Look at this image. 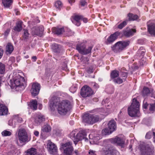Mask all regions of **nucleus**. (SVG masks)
Listing matches in <instances>:
<instances>
[{
	"label": "nucleus",
	"instance_id": "1",
	"mask_svg": "<svg viewBox=\"0 0 155 155\" xmlns=\"http://www.w3.org/2000/svg\"><path fill=\"white\" fill-rule=\"evenodd\" d=\"M52 103L49 104L51 110L54 111L56 109L60 115H65L70 110L71 103L67 100L60 101L59 97L54 96L52 98Z\"/></svg>",
	"mask_w": 155,
	"mask_h": 155
},
{
	"label": "nucleus",
	"instance_id": "2",
	"mask_svg": "<svg viewBox=\"0 0 155 155\" xmlns=\"http://www.w3.org/2000/svg\"><path fill=\"white\" fill-rule=\"evenodd\" d=\"M140 104L135 98H134L130 106L128 108L129 115L131 117H139L141 114L139 111Z\"/></svg>",
	"mask_w": 155,
	"mask_h": 155
},
{
	"label": "nucleus",
	"instance_id": "3",
	"mask_svg": "<svg viewBox=\"0 0 155 155\" xmlns=\"http://www.w3.org/2000/svg\"><path fill=\"white\" fill-rule=\"evenodd\" d=\"M130 43V42L129 41H118L112 47V50L114 52H119L128 46Z\"/></svg>",
	"mask_w": 155,
	"mask_h": 155
},
{
	"label": "nucleus",
	"instance_id": "4",
	"mask_svg": "<svg viewBox=\"0 0 155 155\" xmlns=\"http://www.w3.org/2000/svg\"><path fill=\"white\" fill-rule=\"evenodd\" d=\"M99 117L98 115L88 113L85 114L83 117V121L89 124H93L99 120Z\"/></svg>",
	"mask_w": 155,
	"mask_h": 155
},
{
	"label": "nucleus",
	"instance_id": "5",
	"mask_svg": "<svg viewBox=\"0 0 155 155\" xmlns=\"http://www.w3.org/2000/svg\"><path fill=\"white\" fill-rule=\"evenodd\" d=\"M71 138L73 141L74 144L76 145L79 141L84 139L86 136V133L84 131H80L76 134L75 131H72L71 134Z\"/></svg>",
	"mask_w": 155,
	"mask_h": 155
},
{
	"label": "nucleus",
	"instance_id": "6",
	"mask_svg": "<svg viewBox=\"0 0 155 155\" xmlns=\"http://www.w3.org/2000/svg\"><path fill=\"white\" fill-rule=\"evenodd\" d=\"M12 80L13 82L12 83V85L13 87L16 88L17 87L23 85V82L25 81V79L24 77L18 73L16 74L15 76H13L12 80H11L10 81Z\"/></svg>",
	"mask_w": 155,
	"mask_h": 155
},
{
	"label": "nucleus",
	"instance_id": "7",
	"mask_svg": "<svg viewBox=\"0 0 155 155\" xmlns=\"http://www.w3.org/2000/svg\"><path fill=\"white\" fill-rule=\"evenodd\" d=\"M94 94L91 89L87 85L83 86L81 90L80 94L83 97H90Z\"/></svg>",
	"mask_w": 155,
	"mask_h": 155
},
{
	"label": "nucleus",
	"instance_id": "8",
	"mask_svg": "<svg viewBox=\"0 0 155 155\" xmlns=\"http://www.w3.org/2000/svg\"><path fill=\"white\" fill-rule=\"evenodd\" d=\"M72 143L70 142H67L65 143L61 144V147L64 149V152L65 155H72L73 150V147L72 146Z\"/></svg>",
	"mask_w": 155,
	"mask_h": 155
},
{
	"label": "nucleus",
	"instance_id": "9",
	"mask_svg": "<svg viewBox=\"0 0 155 155\" xmlns=\"http://www.w3.org/2000/svg\"><path fill=\"white\" fill-rule=\"evenodd\" d=\"M18 136L19 140L21 143H25L28 140V135L24 128H21L19 130Z\"/></svg>",
	"mask_w": 155,
	"mask_h": 155
},
{
	"label": "nucleus",
	"instance_id": "10",
	"mask_svg": "<svg viewBox=\"0 0 155 155\" xmlns=\"http://www.w3.org/2000/svg\"><path fill=\"white\" fill-rule=\"evenodd\" d=\"M86 47L85 45L83 44H78L76 46V49L79 52L82 54L86 55L91 52L92 47L91 46L87 48V51H84V48Z\"/></svg>",
	"mask_w": 155,
	"mask_h": 155
},
{
	"label": "nucleus",
	"instance_id": "11",
	"mask_svg": "<svg viewBox=\"0 0 155 155\" xmlns=\"http://www.w3.org/2000/svg\"><path fill=\"white\" fill-rule=\"evenodd\" d=\"M47 148L50 153L54 155H58V149L56 146L50 140H48Z\"/></svg>",
	"mask_w": 155,
	"mask_h": 155
},
{
	"label": "nucleus",
	"instance_id": "12",
	"mask_svg": "<svg viewBox=\"0 0 155 155\" xmlns=\"http://www.w3.org/2000/svg\"><path fill=\"white\" fill-rule=\"evenodd\" d=\"M30 91L32 96H37L39 93V84L37 82L32 83Z\"/></svg>",
	"mask_w": 155,
	"mask_h": 155
},
{
	"label": "nucleus",
	"instance_id": "13",
	"mask_svg": "<svg viewBox=\"0 0 155 155\" xmlns=\"http://www.w3.org/2000/svg\"><path fill=\"white\" fill-rule=\"evenodd\" d=\"M103 153L105 155H119V153L112 147L106 148L103 150Z\"/></svg>",
	"mask_w": 155,
	"mask_h": 155
},
{
	"label": "nucleus",
	"instance_id": "14",
	"mask_svg": "<svg viewBox=\"0 0 155 155\" xmlns=\"http://www.w3.org/2000/svg\"><path fill=\"white\" fill-rule=\"evenodd\" d=\"M28 104L29 109L35 111L38 109V101L36 100L32 99L28 103Z\"/></svg>",
	"mask_w": 155,
	"mask_h": 155
},
{
	"label": "nucleus",
	"instance_id": "15",
	"mask_svg": "<svg viewBox=\"0 0 155 155\" xmlns=\"http://www.w3.org/2000/svg\"><path fill=\"white\" fill-rule=\"evenodd\" d=\"M120 35V33L118 31L115 32L113 34L111 35L107 39V42L110 43L113 42Z\"/></svg>",
	"mask_w": 155,
	"mask_h": 155
},
{
	"label": "nucleus",
	"instance_id": "16",
	"mask_svg": "<svg viewBox=\"0 0 155 155\" xmlns=\"http://www.w3.org/2000/svg\"><path fill=\"white\" fill-rule=\"evenodd\" d=\"M112 142L115 144L120 146L122 147H124V141L120 138L119 137H117L112 140Z\"/></svg>",
	"mask_w": 155,
	"mask_h": 155
},
{
	"label": "nucleus",
	"instance_id": "17",
	"mask_svg": "<svg viewBox=\"0 0 155 155\" xmlns=\"http://www.w3.org/2000/svg\"><path fill=\"white\" fill-rule=\"evenodd\" d=\"M148 26V31L151 35H155V24L150 22H148L147 23Z\"/></svg>",
	"mask_w": 155,
	"mask_h": 155
},
{
	"label": "nucleus",
	"instance_id": "18",
	"mask_svg": "<svg viewBox=\"0 0 155 155\" xmlns=\"http://www.w3.org/2000/svg\"><path fill=\"white\" fill-rule=\"evenodd\" d=\"M8 112V109L5 105L0 104V116L7 115Z\"/></svg>",
	"mask_w": 155,
	"mask_h": 155
},
{
	"label": "nucleus",
	"instance_id": "19",
	"mask_svg": "<svg viewBox=\"0 0 155 155\" xmlns=\"http://www.w3.org/2000/svg\"><path fill=\"white\" fill-rule=\"evenodd\" d=\"M14 49V47L11 43H8L5 47V52L7 54H11Z\"/></svg>",
	"mask_w": 155,
	"mask_h": 155
},
{
	"label": "nucleus",
	"instance_id": "20",
	"mask_svg": "<svg viewBox=\"0 0 155 155\" xmlns=\"http://www.w3.org/2000/svg\"><path fill=\"white\" fill-rule=\"evenodd\" d=\"M52 32L57 35L62 34L64 31L63 28L53 27L52 29Z\"/></svg>",
	"mask_w": 155,
	"mask_h": 155
},
{
	"label": "nucleus",
	"instance_id": "21",
	"mask_svg": "<svg viewBox=\"0 0 155 155\" xmlns=\"http://www.w3.org/2000/svg\"><path fill=\"white\" fill-rule=\"evenodd\" d=\"M108 127L111 131L113 132L116 130V124L114 120L110 121L108 124Z\"/></svg>",
	"mask_w": 155,
	"mask_h": 155
},
{
	"label": "nucleus",
	"instance_id": "22",
	"mask_svg": "<svg viewBox=\"0 0 155 155\" xmlns=\"http://www.w3.org/2000/svg\"><path fill=\"white\" fill-rule=\"evenodd\" d=\"M23 22L21 21H19L16 23V25L15 26L13 29L15 31L18 32L21 31L22 28V25Z\"/></svg>",
	"mask_w": 155,
	"mask_h": 155
},
{
	"label": "nucleus",
	"instance_id": "23",
	"mask_svg": "<svg viewBox=\"0 0 155 155\" xmlns=\"http://www.w3.org/2000/svg\"><path fill=\"white\" fill-rule=\"evenodd\" d=\"M82 18V16L81 15H75L74 18L73 23L77 26H79L81 25L80 21Z\"/></svg>",
	"mask_w": 155,
	"mask_h": 155
},
{
	"label": "nucleus",
	"instance_id": "24",
	"mask_svg": "<svg viewBox=\"0 0 155 155\" xmlns=\"http://www.w3.org/2000/svg\"><path fill=\"white\" fill-rule=\"evenodd\" d=\"M37 152L36 149L31 147L28 149L26 152L25 155H35Z\"/></svg>",
	"mask_w": 155,
	"mask_h": 155
},
{
	"label": "nucleus",
	"instance_id": "25",
	"mask_svg": "<svg viewBox=\"0 0 155 155\" xmlns=\"http://www.w3.org/2000/svg\"><path fill=\"white\" fill-rule=\"evenodd\" d=\"M2 3L5 8H9L13 3L12 0H2Z\"/></svg>",
	"mask_w": 155,
	"mask_h": 155
},
{
	"label": "nucleus",
	"instance_id": "26",
	"mask_svg": "<svg viewBox=\"0 0 155 155\" xmlns=\"http://www.w3.org/2000/svg\"><path fill=\"white\" fill-rule=\"evenodd\" d=\"M136 32V29H133L132 30H130L129 31H124L123 34L125 36L128 37L133 35L134 34L133 33H134Z\"/></svg>",
	"mask_w": 155,
	"mask_h": 155
},
{
	"label": "nucleus",
	"instance_id": "27",
	"mask_svg": "<svg viewBox=\"0 0 155 155\" xmlns=\"http://www.w3.org/2000/svg\"><path fill=\"white\" fill-rule=\"evenodd\" d=\"M119 74L118 71L114 70L111 71L110 74V78L112 79H114L115 78L117 77Z\"/></svg>",
	"mask_w": 155,
	"mask_h": 155
},
{
	"label": "nucleus",
	"instance_id": "28",
	"mask_svg": "<svg viewBox=\"0 0 155 155\" xmlns=\"http://www.w3.org/2000/svg\"><path fill=\"white\" fill-rule=\"evenodd\" d=\"M42 131L45 132L46 133L50 132L51 130V127L48 125H46L42 127L41 128Z\"/></svg>",
	"mask_w": 155,
	"mask_h": 155
},
{
	"label": "nucleus",
	"instance_id": "29",
	"mask_svg": "<svg viewBox=\"0 0 155 155\" xmlns=\"http://www.w3.org/2000/svg\"><path fill=\"white\" fill-rule=\"evenodd\" d=\"M32 33L35 36H38L39 34V27H34L32 29Z\"/></svg>",
	"mask_w": 155,
	"mask_h": 155
},
{
	"label": "nucleus",
	"instance_id": "30",
	"mask_svg": "<svg viewBox=\"0 0 155 155\" xmlns=\"http://www.w3.org/2000/svg\"><path fill=\"white\" fill-rule=\"evenodd\" d=\"M129 20L134 21L137 19L138 18V16L137 15H134L133 14L129 13L128 14Z\"/></svg>",
	"mask_w": 155,
	"mask_h": 155
},
{
	"label": "nucleus",
	"instance_id": "31",
	"mask_svg": "<svg viewBox=\"0 0 155 155\" xmlns=\"http://www.w3.org/2000/svg\"><path fill=\"white\" fill-rule=\"evenodd\" d=\"M5 64L2 62H0V74H3L5 73Z\"/></svg>",
	"mask_w": 155,
	"mask_h": 155
},
{
	"label": "nucleus",
	"instance_id": "32",
	"mask_svg": "<svg viewBox=\"0 0 155 155\" xmlns=\"http://www.w3.org/2000/svg\"><path fill=\"white\" fill-rule=\"evenodd\" d=\"M150 92V90L148 87H144L142 93V96H147L149 94Z\"/></svg>",
	"mask_w": 155,
	"mask_h": 155
},
{
	"label": "nucleus",
	"instance_id": "33",
	"mask_svg": "<svg viewBox=\"0 0 155 155\" xmlns=\"http://www.w3.org/2000/svg\"><path fill=\"white\" fill-rule=\"evenodd\" d=\"M24 33L23 35V39L24 40L28 39L29 36V34L27 29H23Z\"/></svg>",
	"mask_w": 155,
	"mask_h": 155
},
{
	"label": "nucleus",
	"instance_id": "34",
	"mask_svg": "<svg viewBox=\"0 0 155 155\" xmlns=\"http://www.w3.org/2000/svg\"><path fill=\"white\" fill-rule=\"evenodd\" d=\"M113 131H111V130L108 128H106L102 130V134L104 135H109L111 134Z\"/></svg>",
	"mask_w": 155,
	"mask_h": 155
},
{
	"label": "nucleus",
	"instance_id": "35",
	"mask_svg": "<svg viewBox=\"0 0 155 155\" xmlns=\"http://www.w3.org/2000/svg\"><path fill=\"white\" fill-rule=\"evenodd\" d=\"M12 120L14 121L17 120L18 122L21 123L22 120V119L21 118L19 117L18 115H16L13 116Z\"/></svg>",
	"mask_w": 155,
	"mask_h": 155
},
{
	"label": "nucleus",
	"instance_id": "36",
	"mask_svg": "<svg viewBox=\"0 0 155 155\" xmlns=\"http://www.w3.org/2000/svg\"><path fill=\"white\" fill-rule=\"evenodd\" d=\"M2 134L3 137L9 136L11 135V132L7 130H4L2 132Z\"/></svg>",
	"mask_w": 155,
	"mask_h": 155
},
{
	"label": "nucleus",
	"instance_id": "37",
	"mask_svg": "<svg viewBox=\"0 0 155 155\" xmlns=\"http://www.w3.org/2000/svg\"><path fill=\"white\" fill-rule=\"evenodd\" d=\"M52 48L55 52H58L60 50L59 45L57 44H54L52 45Z\"/></svg>",
	"mask_w": 155,
	"mask_h": 155
},
{
	"label": "nucleus",
	"instance_id": "38",
	"mask_svg": "<svg viewBox=\"0 0 155 155\" xmlns=\"http://www.w3.org/2000/svg\"><path fill=\"white\" fill-rule=\"evenodd\" d=\"M127 20L124 21L122 23L119 25L117 26V28L120 29H122L127 24Z\"/></svg>",
	"mask_w": 155,
	"mask_h": 155
},
{
	"label": "nucleus",
	"instance_id": "39",
	"mask_svg": "<svg viewBox=\"0 0 155 155\" xmlns=\"http://www.w3.org/2000/svg\"><path fill=\"white\" fill-rule=\"evenodd\" d=\"M113 81L115 83L118 84H121L123 82L122 79L119 78L114 79L113 80Z\"/></svg>",
	"mask_w": 155,
	"mask_h": 155
},
{
	"label": "nucleus",
	"instance_id": "40",
	"mask_svg": "<svg viewBox=\"0 0 155 155\" xmlns=\"http://www.w3.org/2000/svg\"><path fill=\"white\" fill-rule=\"evenodd\" d=\"M54 5L56 8H60L62 7L61 2L60 1H58L55 2Z\"/></svg>",
	"mask_w": 155,
	"mask_h": 155
},
{
	"label": "nucleus",
	"instance_id": "41",
	"mask_svg": "<svg viewBox=\"0 0 155 155\" xmlns=\"http://www.w3.org/2000/svg\"><path fill=\"white\" fill-rule=\"evenodd\" d=\"M145 52V50L143 49V47H140V49L137 51L138 54H140V55L143 56L144 55Z\"/></svg>",
	"mask_w": 155,
	"mask_h": 155
},
{
	"label": "nucleus",
	"instance_id": "42",
	"mask_svg": "<svg viewBox=\"0 0 155 155\" xmlns=\"http://www.w3.org/2000/svg\"><path fill=\"white\" fill-rule=\"evenodd\" d=\"M44 31V28L43 25L39 26V37H41Z\"/></svg>",
	"mask_w": 155,
	"mask_h": 155
},
{
	"label": "nucleus",
	"instance_id": "43",
	"mask_svg": "<svg viewBox=\"0 0 155 155\" xmlns=\"http://www.w3.org/2000/svg\"><path fill=\"white\" fill-rule=\"evenodd\" d=\"M47 133L45 132L42 131L41 130V137L43 139H45L48 136Z\"/></svg>",
	"mask_w": 155,
	"mask_h": 155
},
{
	"label": "nucleus",
	"instance_id": "44",
	"mask_svg": "<svg viewBox=\"0 0 155 155\" xmlns=\"http://www.w3.org/2000/svg\"><path fill=\"white\" fill-rule=\"evenodd\" d=\"M149 110L153 112L155 110V103L150 104Z\"/></svg>",
	"mask_w": 155,
	"mask_h": 155
},
{
	"label": "nucleus",
	"instance_id": "45",
	"mask_svg": "<svg viewBox=\"0 0 155 155\" xmlns=\"http://www.w3.org/2000/svg\"><path fill=\"white\" fill-rule=\"evenodd\" d=\"M146 59L145 58H142L140 61V64L141 65H143L146 64Z\"/></svg>",
	"mask_w": 155,
	"mask_h": 155
},
{
	"label": "nucleus",
	"instance_id": "46",
	"mask_svg": "<svg viewBox=\"0 0 155 155\" xmlns=\"http://www.w3.org/2000/svg\"><path fill=\"white\" fill-rule=\"evenodd\" d=\"M87 4V2L84 0H81L80 1V5L82 6H84Z\"/></svg>",
	"mask_w": 155,
	"mask_h": 155
},
{
	"label": "nucleus",
	"instance_id": "47",
	"mask_svg": "<svg viewBox=\"0 0 155 155\" xmlns=\"http://www.w3.org/2000/svg\"><path fill=\"white\" fill-rule=\"evenodd\" d=\"M39 122L40 121L43 122V121H44L45 120V118L44 117V116L43 115H42V114H39Z\"/></svg>",
	"mask_w": 155,
	"mask_h": 155
},
{
	"label": "nucleus",
	"instance_id": "48",
	"mask_svg": "<svg viewBox=\"0 0 155 155\" xmlns=\"http://www.w3.org/2000/svg\"><path fill=\"white\" fill-rule=\"evenodd\" d=\"M140 151L142 155H146V154H148V153L146 151V149H145L144 150L143 149H142V148H141Z\"/></svg>",
	"mask_w": 155,
	"mask_h": 155
},
{
	"label": "nucleus",
	"instance_id": "49",
	"mask_svg": "<svg viewBox=\"0 0 155 155\" xmlns=\"http://www.w3.org/2000/svg\"><path fill=\"white\" fill-rule=\"evenodd\" d=\"M66 32L67 35L68 36H71L73 34V33L69 29H68Z\"/></svg>",
	"mask_w": 155,
	"mask_h": 155
},
{
	"label": "nucleus",
	"instance_id": "50",
	"mask_svg": "<svg viewBox=\"0 0 155 155\" xmlns=\"http://www.w3.org/2000/svg\"><path fill=\"white\" fill-rule=\"evenodd\" d=\"M87 71L88 73H91L93 72V68H87Z\"/></svg>",
	"mask_w": 155,
	"mask_h": 155
},
{
	"label": "nucleus",
	"instance_id": "51",
	"mask_svg": "<svg viewBox=\"0 0 155 155\" xmlns=\"http://www.w3.org/2000/svg\"><path fill=\"white\" fill-rule=\"evenodd\" d=\"M10 31V28L7 29L4 32V35L5 36H7Z\"/></svg>",
	"mask_w": 155,
	"mask_h": 155
},
{
	"label": "nucleus",
	"instance_id": "52",
	"mask_svg": "<svg viewBox=\"0 0 155 155\" xmlns=\"http://www.w3.org/2000/svg\"><path fill=\"white\" fill-rule=\"evenodd\" d=\"M4 53V51L2 48H0V59L2 57Z\"/></svg>",
	"mask_w": 155,
	"mask_h": 155
},
{
	"label": "nucleus",
	"instance_id": "53",
	"mask_svg": "<svg viewBox=\"0 0 155 155\" xmlns=\"http://www.w3.org/2000/svg\"><path fill=\"white\" fill-rule=\"evenodd\" d=\"M127 72H123L122 74V77H124L125 78L124 79L125 80V79L127 78Z\"/></svg>",
	"mask_w": 155,
	"mask_h": 155
},
{
	"label": "nucleus",
	"instance_id": "54",
	"mask_svg": "<svg viewBox=\"0 0 155 155\" xmlns=\"http://www.w3.org/2000/svg\"><path fill=\"white\" fill-rule=\"evenodd\" d=\"M93 87L94 88L97 89L99 88V86L97 84L94 83L93 85Z\"/></svg>",
	"mask_w": 155,
	"mask_h": 155
},
{
	"label": "nucleus",
	"instance_id": "55",
	"mask_svg": "<svg viewBox=\"0 0 155 155\" xmlns=\"http://www.w3.org/2000/svg\"><path fill=\"white\" fill-rule=\"evenodd\" d=\"M89 153L90 155H95V152L92 150H90Z\"/></svg>",
	"mask_w": 155,
	"mask_h": 155
},
{
	"label": "nucleus",
	"instance_id": "56",
	"mask_svg": "<svg viewBox=\"0 0 155 155\" xmlns=\"http://www.w3.org/2000/svg\"><path fill=\"white\" fill-rule=\"evenodd\" d=\"M79 152L77 150H75L73 153V154H75V155H79Z\"/></svg>",
	"mask_w": 155,
	"mask_h": 155
},
{
	"label": "nucleus",
	"instance_id": "57",
	"mask_svg": "<svg viewBox=\"0 0 155 155\" xmlns=\"http://www.w3.org/2000/svg\"><path fill=\"white\" fill-rule=\"evenodd\" d=\"M31 58L32 60V61L33 62H35L36 60L37 57L36 56H34L32 57Z\"/></svg>",
	"mask_w": 155,
	"mask_h": 155
},
{
	"label": "nucleus",
	"instance_id": "58",
	"mask_svg": "<svg viewBox=\"0 0 155 155\" xmlns=\"http://www.w3.org/2000/svg\"><path fill=\"white\" fill-rule=\"evenodd\" d=\"M148 104L147 102L145 103L143 105V107L145 109H146L147 107Z\"/></svg>",
	"mask_w": 155,
	"mask_h": 155
},
{
	"label": "nucleus",
	"instance_id": "59",
	"mask_svg": "<svg viewBox=\"0 0 155 155\" xmlns=\"http://www.w3.org/2000/svg\"><path fill=\"white\" fill-rule=\"evenodd\" d=\"M81 20H83V21L85 23H86L87 21V19L86 18H83L81 19Z\"/></svg>",
	"mask_w": 155,
	"mask_h": 155
},
{
	"label": "nucleus",
	"instance_id": "60",
	"mask_svg": "<svg viewBox=\"0 0 155 155\" xmlns=\"http://www.w3.org/2000/svg\"><path fill=\"white\" fill-rule=\"evenodd\" d=\"M75 1V0H68L69 3L71 4L74 3Z\"/></svg>",
	"mask_w": 155,
	"mask_h": 155
},
{
	"label": "nucleus",
	"instance_id": "61",
	"mask_svg": "<svg viewBox=\"0 0 155 155\" xmlns=\"http://www.w3.org/2000/svg\"><path fill=\"white\" fill-rule=\"evenodd\" d=\"M34 134L36 136H38V134H39V132L38 131H35L34 133Z\"/></svg>",
	"mask_w": 155,
	"mask_h": 155
},
{
	"label": "nucleus",
	"instance_id": "62",
	"mask_svg": "<svg viewBox=\"0 0 155 155\" xmlns=\"http://www.w3.org/2000/svg\"><path fill=\"white\" fill-rule=\"evenodd\" d=\"M38 119H39V117L38 116H37V118H36L35 120V121L37 123V122H38L39 121V120H38Z\"/></svg>",
	"mask_w": 155,
	"mask_h": 155
},
{
	"label": "nucleus",
	"instance_id": "63",
	"mask_svg": "<svg viewBox=\"0 0 155 155\" xmlns=\"http://www.w3.org/2000/svg\"><path fill=\"white\" fill-rule=\"evenodd\" d=\"M153 136L154 141L155 142V132H153Z\"/></svg>",
	"mask_w": 155,
	"mask_h": 155
},
{
	"label": "nucleus",
	"instance_id": "64",
	"mask_svg": "<svg viewBox=\"0 0 155 155\" xmlns=\"http://www.w3.org/2000/svg\"><path fill=\"white\" fill-rule=\"evenodd\" d=\"M42 105L41 104H39V110L42 109Z\"/></svg>",
	"mask_w": 155,
	"mask_h": 155
}]
</instances>
